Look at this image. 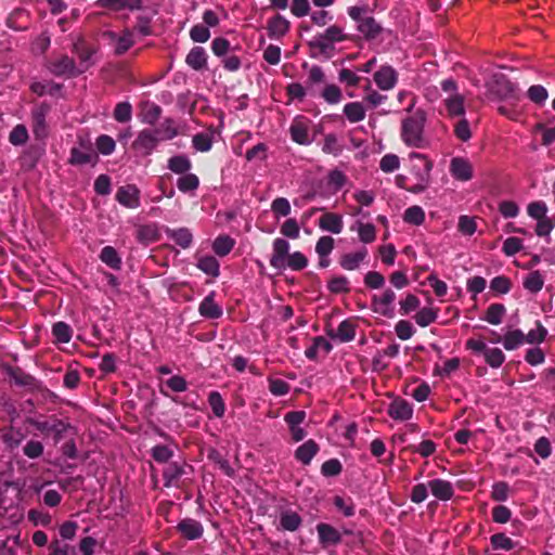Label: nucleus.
Wrapping results in <instances>:
<instances>
[{
    "label": "nucleus",
    "mask_w": 555,
    "mask_h": 555,
    "mask_svg": "<svg viewBox=\"0 0 555 555\" xmlns=\"http://www.w3.org/2000/svg\"><path fill=\"white\" fill-rule=\"evenodd\" d=\"M428 487L435 498L441 501H448L454 495V489L450 481L443 479H433Z\"/></svg>",
    "instance_id": "c85d7f7f"
},
{
    "label": "nucleus",
    "mask_w": 555,
    "mask_h": 555,
    "mask_svg": "<svg viewBox=\"0 0 555 555\" xmlns=\"http://www.w3.org/2000/svg\"><path fill=\"white\" fill-rule=\"evenodd\" d=\"M327 288L333 294H346L350 292L349 281L345 276H334L327 283Z\"/></svg>",
    "instance_id": "680f3d73"
},
{
    "label": "nucleus",
    "mask_w": 555,
    "mask_h": 555,
    "mask_svg": "<svg viewBox=\"0 0 555 555\" xmlns=\"http://www.w3.org/2000/svg\"><path fill=\"white\" fill-rule=\"evenodd\" d=\"M321 96L328 104H337L343 99V92L340 88L334 83L326 85L321 92Z\"/></svg>",
    "instance_id": "13d9d810"
},
{
    "label": "nucleus",
    "mask_w": 555,
    "mask_h": 555,
    "mask_svg": "<svg viewBox=\"0 0 555 555\" xmlns=\"http://www.w3.org/2000/svg\"><path fill=\"white\" fill-rule=\"evenodd\" d=\"M208 459L219 466V468L229 477L234 476V469L230 465L229 461L216 449H211L208 452Z\"/></svg>",
    "instance_id": "6e6d98bb"
},
{
    "label": "nucleus",
    "mask_w": 555,
    "mask_h": 555,
    "mask_svg": "<svg viewBox=\"0 0 555 555\" xmlns=\"http://www.w3.org/2000/svg\"><path fill=\"white\" fill-rule=\"evenodd\" d=\"M412 453H417L423 457H428L433 455L437 450V444L433 440H423L420 444H410L406 447Z\"/></svg>",
    "instance_id": "4d7b16f0"
},
{
    "label": "nucleus",
    "mask_w": 555,
    "mask_h": 555,
    "mask_svg": "<svg viewBox=\"0 0 555 555\" xmlns=\"http://www.w3.org/2000/svg\"><path fill=\"white\" fill-rule=\"evenodd\" d=\"M137 240L142 244H150L159 240V232L154 224L140 225L137 230Z\"/></svg>",
    "instance_id": "58836bf2"
},
{
    "label": "nucleus",
    "mask_w": 555,
    "mask_h": 555,
    "mask_svg": "<svg viewBox=\"0 0 555 555\" xmlns=\"http://www.w3.org/2000/svg\"><path fill=\"white\" fill-rule=\"evenodd\" d=\"M177 186L182 193L194 192L199 186V179L196 175L188 172L177 180Z\"/></svg>",
    "instance_id": "49530a36"
},
{
    "label": "nucleus",
    "mask_w": 555,
    "mask_h": 555,
    "mask_svg": "<svg viewBox=\"0 0 555 555\" xmlns=\"http://www.w3.org/2000/svg\"><path fill=\"white\" fill-rule=\"evenodd\" d=\"M302 524L301 516L294 511H283L280 514V525L278 529L294 532L300 528Z\"/></svg>",
    "instance_id": "473e14b6"
},
{
    "label": "nucleus",
    "mask_w": 555,
    "mask_h": 555,
    "mask_svg": "<svg viewBox=\"0 0 555 555\" xmlns=\"http://www.w3.org/2000/svg\"><path fill=\"white\" fill-rule=\"evenodd\" d=\"M69 164L72 165H86V164H95L98 162V155L92 150L91 144L86 146L85 150L73 147L70 150Z\"/></svg>",
    "instance_id": "c756f323"
},
{
    "label": "nucleus",
    "mask_w": 555,
    "mask_h": 555,
    "mask_svg": "<svg viewBox=\"0 0 555 555\" xmlns=\"http://www.w3.org/2000/svg\"><path fill=\"white\" fill-rule=\"evenodd\" d=\"M321 230L339 234L344 228L343 217L335 212H324L318 222Z\"/></svg>",
    "instance_id": "a878e982"
},
{
    "label": "nucleus",
    "mask_w": 555,
    "mask_h": 555,
    "mask_svg": "<svg viewBox=\"0 0 555 555\" xmlns=\"http://www.w3.org/2000/svg\"><path fill=\"white\" fill-rule=\"evenodd\" d=\"M49 555H77L74 546L55 539L49 544Z\"/></svg>",
    "instance_id": "69168bd1"
},
{
    "label": "nucleus",
    "mask_w": 555,
    "mask_h": 555,
    "mask_svg": "<svg viewBox=\"0 0 555 555\" xmlns=\"http://www.w3.org/2000/svg\"><path fill=\"white\" fill-rule=\"evenodd\" d=\"M396 294L391 288H386L380 295L372 297V310L386 318L393 317V302Z\"/></svg>",
    "instance_id": "9d476101"
},
{
    "label": "nucleus",
    "mask_w": 555,
    "mask_h": 555,
    "mask_svg": "<svg viewBox=\"0 0 555 555\" xmlns=\"http://www.w3.org/2000/svg\"><path fill=\"white\" fill-rule=\"evenodd\" d=\"M106 36L115 43L116 55L125 54L134 44L133 35L129 29H125L120 35L108 31Z\"/></svg>",
    "instance_id": "5701e85b"
},
{
    "label": "nucleus",
    "mask_w": 555,
    "mask_h": 555,
    "mask_svg": "<svg viewBox=\"0 0 555 555\" xmlns=\"http://www.w3.org/2000/svg\"><path fill=\"white\" fill-rule=\"evenodd\" d=\"M450 173L455 180L466 182L474 177V168L467 158L457 156L450 162Z\"/></svg>",
    "instance_id": "ddd939ff"
},
{
    "label": "nucleus",
    "mask_w": 555,
    "mask_h": 555,
    "mask_svg": "<svg viewBox=\"0 0 555 555\" xmlns=\"http://www.w3.org/2000/svg\"><path fill=\"white\" fill-rule=\"evenodd\" d=\"M367 255V249L362 247L356 253H348L340 257L339 263L345 270H356Z\"/></svg>",
    "instance_id": "f704fd0d"
},
{
    "label": "nucleus",
    "mask_w": 555,
    "mask_h": 555,
    "mask_svg": "<svg viewBox=\"0 0 555 555\" xmlns=\"http://www.w3.org/2000/svg\"><path fill=\"white\" fill-rule=\"evenodd\" d=\"M100 259L102 262L114 270H120L121 268V258L119 257L117 250L112 246H105L102 248L100 253Z\"/></svg>",
    "instance_id": "ea45409f"
},
{
    "label": "nucleus",
    "mask_w": 555,
    "mask_h": 555,
    "mask_svg": "<svg viewBox=\"0 0 555 555\" xmlns=\"http://www.w3.org/2000/svg\"><path fill=\"white\" fill-rule=\"evenodd\" d=\"M235 245V241L229 235H219L212 243V250L219 257H225L231 253Z\"/></svg>",
    "instance_id": "4c0bfd02"
},
{
    "label": "nucleus",
    "mask_w": 555,
    "mask_h": 555,
    "mask_svg": "<svg viewBox=\"0 0 555 555\" xmlns=\"http://www.w3.org/2000/svg\"><path fill=\"white\" fill-rule=\"evenodd\" d=\"M357 322L353 319H346L338 325L337 330H327L326 334L332 339L340 343H349L356 337Z\"/></svg>",
    "instance_id": "f3484780"
},
{
    "label": "nucleus",
    "mask_w": 555,
    "mask_h": 555,
    "mask_svg": "<svg viewBox=\"0 0 555 555\" xmlns=\"http://www.w3.org/2000/svg\"><path fill=\"white\" fill-rule=\"evenodd\" d=\"M197 268L212 278H217L220 273L219 261L214 256H203L198 258Z\"/></svg>",
    "instance_id": "a19ab883"
},
{
    "label": "nucleus",
    "mask_w": 555,
    "mask_h": 555,
    "mask_svg": "<svg viewBox=\"0 0 555 555\" xmlns=\"http://www.w3.org/2000/svg\"><path fill=\"white\" fill-rule=\"evenodd\" d=\"M376 86L384 91L391 90L398 81V73L390 65H383L373 75Z\"/></svg>",
    "instance_id": "2eb2a0df"
},
{
    "label": "nucleus",
    "mask_w": 555,
    "mask_h": 555,
    "mask_svg": "<svg viewBox=\"0 0 555 555\" xmlns=\"http://www.w3.org/2000/svg\"><path fill=\"white\" fill-rule=\"evenodd\" d=\"M162 115V107L155 103H147L142 116L144 124L154 126Z\"/></svg>",
    "instance_id": "338daca9"
},
{
    "label": "nucleus",
    "mask_w": 555,
    "mask_h": 555,
    "mask_svg": "<svg viewBox=\"0 0 555 555\" xmlns=\"http://www.w3.org/2000/svg\"><path fill=\"white\" fill-rule=\"evenodd\" d=\"M357 29L366 40H373L377 38L383 30L382 26L373 16H365L363 21H360Z\"/></svg>",
    "instance_id": "2f4dec72"
},
{
    "label": "nucleus",
    "mask_w": 555,
    "mask_h": 555,
    "mask_svg": "<svg viewBox=\"0 0 555 555\" xmlns=\"http://www.w3.org/2000/svg\"><path fill=\"white\" fill-rule=\"evenodd\" d=\"M9 375L18 386L33 387L36 384V378L20 367H11Z\"/></svg>",
    "instance_id": "8fccbe9b"
},
{
    "label": "nucleus",
    "mask_w": 555,
    "mask_h": 555,
    "mask_svg": "<svg viewBox=\"0 0 555 555\" xmlns=\"http://www.w3.org/2000/svg\"><path fill=\"white\" fill-rule=\"evenodd\" d=\"M30 23V15L24 9H15L7 18V26L15 31L27 30Z\"/></svg>",
    "instance_id": "393cba45"
},
{
    "label": "nucleus",
    "mask_w": 555,
    "mask_h": 555,
    "mask_svg": "<svg viewBox=\"0 0 555 555\" xmlns=\"http://www.w3.org/2000/svg\"><path fill=\"white\" fill-rule=\"evenodd\" d=\"M191 160L185 155H176L169 158L168 168L177 175H185L191 169Z\"/></svg>",
    "instance_id": "79ce46f5"
},
{
    "label": "nucleus",
    "mask_w": 555,
    "mask_h": 555,
    "mask_svg": "<svg viewBox=\"0 0 555 555\" xmlns=\"http://www.w3.org/2000/svg\"><path fill=\"white\" fill-rule=\"evenodd\" d=\"M525 343V334L520 330L508 331L503 337L506 350H514Z\"/></svg>",
    "instance_id": "3c124183"
},
{
    "label": "nucleus",
    "mask_w": 555,
    "mask_h": 555,
    "mask_svg": "<svg viewBox=\"0 0 555 555\" xmlns=\"http://www.w3.org/2000/svg\"><path fill=\"white\" fill-rule=\"evenodd\" d=\"M291 245L282 237H278L272 244L270 266L278 270L289 268L293 271H301L308 266V258L301 251L289 254Z\"/></svg>",
    "instance_id": "f257e3e1"
},
{
    "label": "nucleus",
    "mask_w": 555,
    "mask_h": 555,
    "mask_svg": "<svg viewBox=\"0 0 555 555\" xmlns=\"http://www.w3.org/2000/svg\"><path fill=\"white\" fill-rule=\"evenodd\" d=\"M522 285L528 292L537 294L543 288L544 278L540 271H532L525 278Z\"/></svg>",
    "instance_id": "c03bdc74"
},
{
    "label": "nucleus",
    "mask_w": 555,
    "mask_h": 555,
    "mask_svg": "<svg viewBox=\"0 0 555 555\" xmlns=\"http://www.w3.org/2000/svg\"><path fill=\"white\" fill-rule=\"evenodd\" d=\"M52 334L56 343L67 344L72 339L73 331L67 323L60 321L53 324Z\"/></svg>",
    "instance_id": "de8ad7c7"
},
{
    "label": "nucleus",
    "mask_w": 555,
    "mask_h": 555,
    "mask_svg": "<svg viewBox=\"0 0 555 555\" xmlns=\"http://www.w3.org/2000/svg\"><path fill=\"white\" fill-rule=\"evenodd\" d=\"M28 139V131L24 125H16L9 135L10 143L15 146L25 144Z\"/></svg>",
    "instance_id": "e2e57ef3"
},
{
    "label": "nucleus",
    "mask_w": 555,
    "mask_h": 555,
    "mask_svg": "<svg viewBox=\"0 0 555 555\" xmlns=\"http://www.w3.org/2000/svg\"><path fill=\"white\" fill-rule=\"evenodd\" d=\"M335 246V241L332 236L324 235L321 236L315 244V253L319 256V266L321 268H327L330 266L328 256L333 251Z\"/></svg>",
    "instance_id": "b1692460"
},
{
    "label": "nucleus",
    "mask_w": 555,
    "mask_h": 555,
    "mask_svg": "<svg viewBox=\"0 0 555 555\" xmlns=\"http://www.w3.org/2000/svg\"><path fill=\"white\" fill-rule=\"evenodd\" d=\"M403 220L409 224L421 225L425 221V211L421 206H411L405 209Z\"/></svg>",
    "instance_id": "864d4df0"
},
{
    "label": "nucleus",
    "mask_w": 555,
    "mask_h": 555,
    "mask_svg": "<svg viewBox=\"0 0 555 555\" xmlns=\"http://www.w3.org/2000/svg\"><path fill=\"white\" fill-rule=\"evenodd\" d=\"M27 423L46 436L52 434L54 443H59L65 434L72 429L68 422H65L55 415L44 420L28 418Z\"/></svg>",
    "instance_id": "423d86ee"
},
{
    "label": "nucleus",
    "mask_w": 555,
    "mask_h": 555,
    "mask_svg": "<svg viewBox=\"0 0 555 555\" xmlns=\"http://www.w3.org/2000/svg\"><path fill=\"white\" fill-rule=\"evenodd\" d=\"M410 159L413 162L410 171V192L418 194L428 189L434 164L426 155L420 153H411Z\"/></svg>",
    "instance_id": "20e7f679"
},
{
    "label": "nucleus",
    "mask_w": 555,
    "mask_h": 555,
    "mask_svg": "<svg viewBox=\"0 0 555 555\" xmlns=\"http://www.w3.org/2000/svg\"><path fill=\"white\" fill-rule=\"evenodd\" d=\"M113 116L116 121L121 124L130 121L132 118V105L127 101L117 103Z\"/></svg>",
    "instance_id": "5fc2aeb1"
},
{
    "label": "nucleus",
    "mask_w": 555,
    "mask_h": 555,
    "mask_svg": "<svg viewBox=\"0 0 555 555\" xmlns=\"http://www.w3.org/2000/svg\"><path fill=\"white\" fill-rule=\"evenodd\" d=\"M425 122L426 113L423 109H416L411 116L402 119L400 135L405 145L414 149L428 146V140L424 133Z\"/></svg>",
    "instance_id": "7ed1b4c3"
},
{
    "label": "nucleus",
    "mask_w": 555,
    "mask_h": 555,
    "mask_svg": "<svg viewBox=\"0 0 555 555\" xmlns=\"http://www.w3.org/2000/svg\"><path fill=\"white\" fill-rule=\"evenodd\" d=\"M212 130L196 133L192 139L193 147L199 152H208L212 146Z\"/></svg>",
    "instance_id": "a18cd8bd"
},
{
    "label": "nucleus",
    "mask_w": 555,
    "mask_h": 555,
    "mask_svg": "<svg viewBox=\"0 0 555 555\" xmlns=\"http://www.w3.org/2000/svg\"><path fill=\"white\" fill-rule=\"evenodd\" d=\"M72 51L79 60V65L77 66L78 70H81V74L85 73L92 65L90 60L95 53V50L87 44L83 39H78L74 42Z\"/></svg>",
    "instance_id": "a211bd4d"
},
{
    "label": "nucleus",
    "mask_w": 555,
    "mask_h": 555,
    "mask_svg": "<svg viewBox=\"0 0 555 555\" xmlns=\"http://www.w3.org/2000/svg\"><path fill=\"white\" fill-rule=\"evenodd\" d=\"M186 64L194 70H203L207 67V53L202 47H194L185 59Z\"/></svg>",
    "instance_id": "72a5a7b5"
},
{
    "label": "nucleus",
    "mask_w": 555,
    "mask_h": 555,
    "mask_svg": "<svg viewBox=\"0 0 555 555\" xmlns=\"http://www.w3.org/2000/svg\"><path fill=\"white\" fill-rule=\"evenodd\" d=\"M414 319L420 326L426 327L436 321L437 311L431 308H423L416 312Z\"/></svg>",
    "instance_id": "0e129e2a"
},
{
    "label": "nucleus",
    "mask_w": 555,
    "mask_h": 555,
    "mask_svg": "<svg viewBox=\"0 0 555 555\" xmlns=\"http://www.w3.org/2000/svg\"><path fill=\"white\" fill-rule=\"evenodd\" d=\"M48 70L57 77H77L81 75V70H78L74 59L67 54H57L52 56L47 62Z\"/></svg>",
    "instance_id": "0eeeda50"
},
{
    "label": "nucleus",
    "mask_w": 555,
    "mask_h": 555,
    "mask_svg": "<svg viewBox=\"0 0 555 555\" xmlns=\"http://www.w3.org/2000/svg\"><path fill=\"white\" fill-rule=\"evenodd\" d=\"M159 138L151 129L141 130L132 142V149L142 156H147L156 149Z\"/></svg>",
    "instance_id": "1a4fd4ad"
},
{
    "label": "nucleus",
    "mask_w": 555,
    "mask_h": 555,
    "mask_svg": "<svg viewBox=\"0 0 555 555\" xmlns=\"http://www.w3.org/2000/svg\"><path fill=\"white\" fill-rule=\"evenodd\" d=\"M387 414L395 421H409L413 416V406L405 399L397 397L388 405Z\"/></svg>",
    "instance_id": "4468645a"
},
{
    "label": "nucleus",
    "mask_w": 555,
    "mask_h": 555,
    "mask_svg": "<svg viewBox=\"0 0 555 555\" xmlns=\"http://www.w3.org/2000/svg\"><path fill=\"white\" fill-rule=\"evenodd\" d=\"M319 541L323 547L337 545L341 542V534L332 525L320 522L317 525Z\"/></svg>",
    "instance_id": "4be33fe9"
},
{
    "label": "nucleus",
    "mask_w": 555,
    "mask_h": 555,
    "mask_svg": "<svg viewBox=\"0 0 555 555\" xmlns=\"http://www.w3.org/2000/svg\"><path fill=\"white\" fill-rule=\"evenodd\" d=\"M351 39V36L345 33L344 27L334 24L328 26L323 33L318 34L308 42L312 56L331 57L335 52V43H340Z\"/></svg>",
    "instance_id": "f03ea898"
},
{
    "label": "nucleus",
    "mask_w": 555,
    "mask_h": 555,
    "mask_svg": "<svg viewBox=\"0 0 555 555\" xmlns=\"http://www.w3.org/2000/svg\"><path fill=\"white\" fill-rule=\"evenodd\" d=\"M44 447L41 441L30 439L23 447V453L30 460L39 459L43 454Z\"/></svg>",
    "instance_id": "052dcab7"
},
{
    "label": "nucleus",
    "mask_w": 555,
    "mask_h": 555,
    "mask_svg": "<svg viewBox=\"0 0 555 555\" xmlns=\"http://www.w3.org/2000/svg\"><path fill=\"white\" fill-rule=\"evenodd\" d=\"M490 91L500 99H507L514 95L515 86L504 75H495Z\"/></svg>",
    "instance_id": "cd10ccee"
},
{
    "label": "nucleus",
    "mask_w": 555,
    "mask_h": 555,
    "mask_svg": "<svg viewBox=\"0 0 555 555\" xmlns=\"http://www.w3.org/2000/svg\"><path fill=\"white\" fill-rule=\"evenodd\" d=\"M441 89L447 94L443 99V106L447 117L457 118L465 115V96L459 92L457 83L454 79L449 78L441 81Z\"/></svg>",
    "instance_id": "39448f33"
},
{
    "label": "nucleus",
    "mask_w": 555,
    "mask_h": 555,
    "mask_svg": "<svg viewBox=\"0 0 555 555\" xmlns=\"http://www.w3.org/2000/svg\"><path fill=\"white\" fill-rule=\"evenodd\" d=\"M157 132V137L162 140H171L178 135V129L172 118H166L159 126L154 130Z\"/></svg>",
    "instance_id": "603ef678"
},
{
    "label": "nucleus",
    "mask_w": 555,
    "mask_h": 555,
    "mask_svg": "<svg viewBox=\"0 0 555 555\" xmlns=\"http://www.w3.org/2000/svg\"><path fill=\"white\" fill-rule=\"evenodd\" d=\"M95 5L100 9L111 11H121L128 9L130 11L141 10L143 8L142 0H96Z\"/></svg>",
    "instance_id": "aec40b11"
},
{
    "label": "nucleus",
    "mask_w": 555,
    "mask_h": 555,
    "mask_svg": "<svg viewBox=\"0 0 555 555\" xmlns=\"http://www.w3.org/2000/svg\"><path fill=\"white\" fill-rule=\"evenodd\" d=\"M176 530L181 538L189 541L198 540L204 534V527L202 522L191 517L181 519L177 524Z\"/></svg>",
    "instance_id": "9b49d317"
},
{
    "label": "nucleus",
    "mask_w": 555,
    "mask_h": 555,
    "mask_svg": "<svg viewBox=\"0 0 555 555\" xmlns=\"http://www.w3.org/2000/svg\"><path fill=\"white\" fill-rule=\"evenodd\" d=\"M483 356L486 363L493 369L500 367L505 361V354L499 348H488Z\"/></svg>",
    "instance_id": "bf43d9fd"
},
{
    "label": "nucleus",
    "mask_w": 555,
    "mask_h": 555,
    "mask_svg": "<svg viewBox=\"0 0 555 555\" xmlns=\"http://www.w3.org/2000/svg\"><path fill=\"white\" fill-rule=\"evenodd\" d=\"M115 197L120 205L127 208L134 209L140 206V190L134 184L120 186Z\"/></svg>",
    "instance_id": "dca6fc26"
},
{
    "label": "nucleus",
    "mask_w": 555,
    "mask_h": 555,
    "mask_svg": "<svg viewBox=\"0 0 555 555\" xmlns=\"http://www.w3.org/2000/svg\"><path fill=\"white\" fill-rule=\"evenodd\" d=\"M282 235L296 240L299 237L300 227L295 218L286 219L280 229Z\"/></svg>",
    "instance_id": "774afa93"
},
{
    "label": "nucleus",
    "mask_w": 555,
    "mask_h": 555,
    "mask_svg": "<svg viewBox=\"0 0 555 555\" xmlns=\"http://www.w3.org/2000/svg\"><path fill=\"white\" fill-rule=\"evenodd\" d=\"M289 133L292 140L298 144L307 145L311 142L309 138V120L305 117H297L291 125Z\"/></svg>",
    "instance_id": "6ab92c4d"
},
{
    "label": "nucleus",
    "mask_w": 555,
    "mask_h": 555,
    "mask_svg": "<svg viewBox=\"0 0 555 555\" xmlns=\"http://www.w3.org/2000/svg\"><path fill=\"white\" fill-rule=\"evenodd\" d=\"M291 28V23L281 14H275L267 23V33L271 39L283 38Z\"/></svg>",
    "instance_id": "412c9836"
},
{
    "label": "nucleus",
    "mask_w": 555,
    "mask_h": 555,
    "mask_svg": "<svg viewBox=\"0 0 555 555\" xmlns=\"http://www.w3.org/2000/svg\"><path fill=\"white\" fill-rule=\"evenodd\" d=\"M319 444L309 439L295 451V459L304 465H309L315 454L319 452Z\"/></svg>",
    "instance_id": "7c9ffc66"
},
{
    "label": "nucleus",
    "mask_w": 555,
    "mask_h": 555,
    "mask_svg": "<svg viewBox=\"0 0 555 555\" xmlns=\"http://www.w3.org/2000/svg\"><path fill=\"white\" fill-rule=\"evenodd\" d=\"M215 292H210L199 304L198 312L206 319H219L223 311L222 308L215 301Z\"/></svg>",
    "instance_id": "bb28decb"
},
{
    "label": "nucleus",
    "mask_w": 555,
    "mask_h": 555,
    "mask_svg": "<svg viewBox=\"0 0 555 555\" xmlns=\"http://www.w3.org/2000/svg\"><path fill=\"white\" fill-rule=\"evenodd\" d=\"M347 181L348 178L341 170L333 169L327 175V188L333 194L341 190Z\"/></svg>",
    "instance_id": "37998d69"
},
{
    "label": "nucleus",
    "mask_w": 555,
    "mask_h": 555,
    "mask_svg": "<svg viewBox=\"0 0 555 555\" xmlns=\"http://www.w3.org/2000/svg\"><path fill=\"white\" fill-rule=\"evenodd\" d=\"M186 469L192 470V466L188 464H180L178 462L168 463L163 470L164 486L166 488L176 487L179 488L180 478L186 474Z\"/></svg>",
    "instance_id": "f8f14e48"
},
{
    "label": "nucleus",
    "mask_w": 555,
    "mask_h": 555,
    "mask_svg": "<svg viewBox=\"0 0 555 555\" xmlns=\"http://www.w3.org/2000/svg\"><path fill=\"white\" fill-rule=\"evenodd\" d=\"M344 115L352 122L362 121L366 116V111L361 102H350L344 106Z\"/></svg>",
    "instance_id": "e433bc0d"
},
{
    "label": "nucleus",
    "mask_w": 555,
    "mask_h": 555,
    "mask_svg": "<svg viewBox=\"0 0 555 555\" xmlns=\"http://www.w3.org/2000/svg\"><path fill=\"white\" fill-rule=\"evenodd\" d=\"M50 105L48 103H40L31 109V128L36 139H44L48 137L47 116L50 113Z\"/></svg>",
    "instance_id": "6e6552de"
},
{
    "label": "nucleus",
    "mask_w": 555,
    "mask_h": 555,
    "mask_svg": "<svg viewBox=\"0 0 555 555\" xmlns=\"http://www.w3.org/2000/svg\"><path fill=\"white\" fill-rule=\"evenodd\" d=\"M506 309L502 304H492L488 307L483 320L492 325H498L502 322Z\"/></svg>",
    "instance_id": "09e8293b"
},
{
    "label": "nucleus",
    "mask_w": 555,
    "mask_h": 555,
    "mask_svg": "<svg viewBox=\"0 0 555 555\" xmlns=\"http://www.w3.org/2000/svg\"><path fill=\"white\" fill-rule=\"evenodd\" d=\"M166 234L169 238L173 240L177 245L182 248H189L193 242V235L186 228H180L177 230L166 229Z\"/></svg>",
    "instance_id": "c9c22d12"
}]
</instances>
